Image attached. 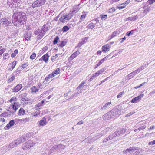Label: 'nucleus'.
<instances>
[{
  "label": "nucleus",
  "instance_id": "680f3d73",
  "mask_svg": "<svg viewBox=\"0 0 155 155\" xmlns=\"http://www.w3.org/2000/svg\"><path fill=\"white\" fill-rule=\"evenodd\" d=\"M28 66V64L27 63H24L23 64L22 66H21L22 67L23 69L26 68Z\"/></svg>",
  "mask_w": 155,
  "mask_h": 155
},
{
  "label": "nucleus",
  "instance_id": "c03bdc74",
  "mask_svg": "<svg viewBox=\"0 0 155 155\" xmlns=\"http://www.w3.org/2000/svg\"><path fill=\"white\" fill-rule=\"evenodd\" d=\"M86 39H85L84 38V40H83L79 44L78 46L80 47L83 45L86 42Z\"/></svg>",
  "mask_w": 155,
  "mask_h": 155
},
{
  "label": "nucleus",
  "instance_id": "6ab92c4d",
  "mask_svg": "<svg viewBox=\"0 0 155 155\" xmlns=\"http://www.w3.org/2000/svg\"><path fill=\"white\" fill-rule=\"evenodd\" d=\"M97 21H98V22H99L98 20H97V19H96L95 20H92V21L93 22H91L88 24V28H91V29H93L95 27V24L96 23Z\"/></svg>",
  "mask_w": 155,
  "mask_h": 155
},
{
  "label": "nucleus",
  "instance_id": "f257e3e1",
  "mask_svg": "<svg viewBox=\"0 0 155 155\" xmlns=\"http://www.w3.org/2000/svg\"><path fill=\"white\" fill-rule=\"evenodd\" d=\"M26 15L25 13L22 12L16 11L12 16V22L14 25H16L18 22L21 24H24L25 22Z\"/></svg>",
  "mask_w": 155,
  "mask_h": 155
},
{
  "label": "nucleus",
  "instance_id": "473e14b6",
  "mask_svg": "<svg viewBox=\"0 0 155 155\" xmlns=\"http://www.w3.org/2000/svg\"><path fill=\"white\" fill-rule=\"evenodd\" d=\"M17 146V145H16V143L15 141H14L9 144L8 147L11 148H12L16 147Z\"/></svg>",
  "mask_w": 155,
  "mask_h": 155
},
{
  "label": "nucleus",
  "instance_id": "e433bc0d",
  "mask_svg": "<svg viewBox=\"0 0 155 155\" xmlns=\"http://www.w3.org/2000/svg\"><path fill=\"white\" fill-rule=\"evenodd\" d=\"M42 106H43V104H41V103H39L37 104L35 106L34 108L33 109V110H34V109H35L38 110V109H40V108H39V107Z\"/></svg>",
  "mask_w": 155,
  "mask_h": 155
},
{
  "label": "nucleus",
  "instance_id": "72a5a7b5",
  "mask_svg": "<svg viewBox=\"0 0 155 155\" xmlns=\"http://www.w3.org/2000/svg\"><path fill=\"white\" fill-rule=\"evenodd\" d=\"M16 101V97H15L14 96L10 99L9 101L11 103V104H14V103H18V102Z\"/></svg>",
  "mask_w": 155,
  "mask_h": 155
},
{
  "label": "nucleus",
  "instance_id": "e2e57ef3",
  "mask_svg": "<svg viewBox=\"0 0 155 155\" xmlns=\"http://www.w3.org/2000/svg\"><path fill=\"white\" fill-rule=\"evenodd\" d=\"M133 74H134V76L137 74V73L140 72L138 71L137 69V70L134 71L133 72H132Z\"/></svg>",
  "mask_w": 155,
  "mask_h": 155
},
{
  "label": "nucleus",
  "instance_id": "09e8293b",
  "mask_svg": "<svg viewBox=\"0 0 155 155\" xmlns=\"http://www.w3.org/2000/svg\"><path fill=\"white\" fill-rule=\"evenodd\" d=\"M36 57V54L35 53H33L32 54L30 57V58L31 59H34Z\"/></svg>",
  "mask_w": 155,
  "mask_h": 155
},
{
  "label": "nucleus",
  "instance_id": "a211bd4d",
  "mask_svg": "<svg viewBox=\"0 0 155 155\" xmlns=\"http://www.w3.org/2000/svg\"><path fill=\"white\" fill-rule=\"evenodd\" d=\"M58 147L57 145H55L53 146L50 149V152H49L48 153L50 154L51 153L59 151V149H58Z\"/></svg>",
  "mask_w": 155,
  "mask_h": 155
},
{
  "label": "nucleus",
  "instance_id": "b1692460",
  "mask_svg": "<svg viewBox=\"0 0 155 155\" xmlns=\"http://www.w3.org/2000/svg\"><path fill=\"white\" fill-rule=\"evenodd\" d=\"M49 57V56L48 55V53L47 52L45 54L42 56L41 58L45 63H47L48 61Z\"/></svg>",
  "mask_w": 155,
  "mask_h": 155
},
{
  "label": "nucleus",
  "instance_id": "4be33fe9",
  "mask_svg": "<svg viewBox=\"0 0 155 155\" xmlns=\"http://www.w3.org/2000/svg\"><path fill=\"white\" fill-rule=\"evenodd\" d=\"M31 33L30 32H26V33L24 34V37L26 40L28 41L30 40L31 37Z\"/></svg>",
  "mask_w": 155,
  "mask_h": 155
},
{
  "label": "nucleus",
  "instance_id": "3c124183",
  "mask_svg": "<svg viewBox=\"0 0 155 155\" xmlns=\"http://www.w3.org/2000/svg\"><path fill=\"white\" fill-rule=\"evenodd\" d=\"M60 69L59 68H57L56 70L54 71L53 72L55 73L56 74H58L60 73Z\"/></svg>",
  "mask_w": 155,
  "mask_h": 155
},
{
  "label": "nucleus",
  "instance_id": "9b49d317",
  "mask_svg": "<svg viewBox=\"0 0 155 155\" xmlns=\"http://www.w3.org/2000/svg\"><path fill=\"white\" fill-rule=\"evenodd\" d=\"M144 96L143 94H141L140 95L133 98L131 101L132 103H137L139 102Z\"/></svg>",
  "mask_w": 155,
  "mask_h": 155
},
{
  "label": "nucleus",
  "instance_id": "5fc2aeb1",
  "mask_svg": "<svg viewBox=\"0 0 155 155\" xmlns=\"http://www.w3.org/2000/svg\"><path fill=\"white\" fill-rule=\"evenodd\" d=\"M27 95V94L25 93L22 94H21V97L22 98L21 99V100H22V99H25V98L26 96Z\"/></svg>",
  "mask_w": 155,
  "mask_h": 155
},
{
  "label": "nucleus",
  "instance_id": "c756f323",
  "mask_svg": "<svg viewBox=\"0 0 155 155\" xmlns=\"http://www.w3.org/2000/svg\"><path fill=\"white\" fill-rule=\"evenodd\" d=\"M114 138V137L113 136L112 134H110L109 135V136L108 137L105 138L104 139V140L103 141V142L104 143L106 142L109 140L113 139Z\"/></svg>",
  "mask_w": 155,
  "mask_h": 155
},
{
  "label": "nucleus",
  "instance_id": "864d4df0",
  "mask_svg": "<svg viewBox=\"0 0 155 155\" xmlns=\"http://www.w3.org/2000/svg\"><path fill=\"white\" fill-rule=\"evenodd\" d=\"M115 10V8L114 7L112 8L109 9L108 11V13H113L114 12Z\"/></svg>",
  "mask_w": 155,
  "mask_h": 155
},
{
  "label": "nucleus",
  "instance_id": "69168bd1",
  "mask_svg": "<svg viewBox=\"0 0 155 155\" xmlns=\"http://www.w3.org/2000/svg\"><path fill=\"white\" fill-rule=\"evenodd\" d=\"M130 2V0H127L123 4H122V5H125L126 6V5H127L128 4H129Z\"/></svg>",
  "mask_w": 155,
  "mask_h": 155
},
{
  "label": "nucleus",
  "instance_id": "79ce46f5",
  "mask_svg": "<svg viewBox=\"0 0 155 155\" xmlns=\"http://www.w3.org/2000/svg\"><path fill=\"white\" fill-rule=\"evenodd\" d=\"M59 38L58 37V36H57L55 38L53 41V43L55 45L58 42V41L59 40Z\"/></svg>",
  "mask_w": 155,
  "mask_h": 155
},
{
  "label": "nucleus",
  "instance_id": "dca6fc26",
  "mask_svg": "<svg viewBox=\"0 0 155 155\" xmlns=\"http://www.w3.org/2000/svg\"><path fill=\"white\" fill-rule=\"evenodd\" d=\"M80 54L79 51H77L74 52L69 58V60L70 61L72 60L74 58L77 57Z\"/></svg>",
  "mask_w": 155,
  "mask_h": 155
},
{
  "label": "nucleus",
  "instance_id": "423d86ee",
  "mask_svg": "<svg viewBox=\"0 0 155 155\" xmlns=\"http://www.w3.org/2000/svg\"><path fill=\"white\" fill-rule=\"evenodd\" d=\"M35 144V143L33 141L28 140L23 144L22 149L24 150H26L28 149H30Z\"/></svg>",
  "mask_w": 155,
  "mask_h": 155
},
{
  "label": "nucleus",
  "instance_id": "aec40b11",
  "mask_svg": "<svg viewBox=\"0 0 155 155\" xmlns=\"http://www.w3.org/2000/svg\"><path fill=\"white\" fill-rule=\"evenodd\" d=\"M22 85L19 84L13 89V91L15 92H18L22 88Z\"/></svg>",
  "mask_w": 155,
  "mask_h": 155
},
{
  "label": "nucleus",
  "instance_id": "c9c22d12",
  "mask_svg": "<svg viewBox=\"0 0 155 155\" xmlns=\"http://www.w3.org/2000/svg\"><path fill=\"white\" fill-rule=\"evenodd\" d=\"M117 35V31H114L113 33L108 37V39L110 40L116 36Z\"/></svg>",
  "mask_w": 155,
  "mask_h": 155
},
{
  "label": "nucleus",
  "instance_id": "de8ad7c7",
  "mask_svg": "<svg viewBox=\"0 0 155 155\" xmlns=\"http://www.w3.org/2000/svg\"><path fill=\"white\" fill-rule=\"evenodd\" d=\"M15 76L12 75L11 78L8 80V82L10 83L12 82L15 79Z\"/></svg>",
  "mask_w": 155,
  "mask_h": 155
},
{
  "label": "nucleus",
  "instance_id": "39448f33",
  "mask_svg": "<svg viewBox=\"0 0 155 155\" xmlns=\"http://www.w3.org/2000/svg\"><path fill=\"white\" fill-rule=\"evenodd\" d=\"M31 133L28 134L26 135H23L18 138L17 140H15V142L16 143L17 146L21 143L22 142H24L28 138L31 137Z\"/></svg>",
  "mask_w": 155,
  "mask_h": 155
},
{
  "label": "nucleus",
  "instance_id": "338daca9",
  "mask_svg": "<svg viewBox=\"0 0 155 155\" xmlns=\"http://www.w3.org/2000/svg\"><path fill=\"white\" fill-rule=\"evenodd\" d=\"M145 83H146L145 82H144L143 83L141 84H140V85L139 86L136 87H135V89H137L139 87H140L141 86H143L145 84Z\"/></svg>",
  "mask_w": 155,
  "mask_h": 155
},
{
  "label": "nucleus",
  "instance_id": "052dcab7",
  "mask_svg": "<svg viewBox=\"0 0 155 155\" xmlns=\"http://www.w3.org/2000/svg\"><path fill=\"white\" fill-rule=\"evenodd\" d=\"M134 32V31L133 30H131L129 32H127L126 33V35L127 36H130L131 35H132Z\"/></svg>",
  "mask_w": 155,
  "mask_h": 155
},
{
  "label": "nucleus",
  "instance_id": "a18cd8bd",
  "mask_svg": "<svg viewBox=\"0 0 155 155\" xmlns=\"http://www.w3.org/2000/svg\"><path fill=\"white\" fill-rule=\"evenodd\" d=\"M155 2V0H148L146 4L147 5H151Z\"/></svg>",
  "mask_w": 155,
  "mask_h": 155
},
{
  "label": "nucleus",
  "instance_id": "49530a36",
  "mask_svg": "<svg viewBox=\"0 0 155 155\" xmlns=\"http://www.w3.org/2000/svg\"><path fill=\"white\" fill-rule=\"evenodd\" d=\"M134 75L132 72L129 74L127 76V79H130L133 78L134 76Z\"/></svg>",
  "mask_w": 155,
  "mask_h": 155
},
{
  "label": "nucleus",
  "instance_id": "4c0bfd02",
  "mask_svg": "<svg viewBox=\"0 0 155 155\" xmlns=\"http://www.w3.org/2000/svg\"><path fill=\"white\" fill-rule=\"evenodd\" d=\"M150 10V8L149 7H147L144 8L143 10V15H146L148 12Z\"/></svg>",
  "mask_w": 155,
  "mask_h": 155
},
{
  "label": "nucleus",
  "instance_id": "bb28decb",
  "mask_svg": "<svg viewBox=\"0 0 155 155\" xmlns=\"http://www.w3.org/2000/svg\"><path fill=\"white\" fill-rule=\"evenodd\" d=\"M35 109V110H34V112H33L31 113V115L32 117H37L40 114V111L38 109Z\"/></svg>",
  "mask_w": 155,
  "mask_h": 155
},
{
  "label": "nucleus",
  "instance_id": "58836bf2",
  "mask_svg": "<svg viewBox=\"0 0 155 155\" xmlns=\"http://www.w3.org/2000/svg\"><path fill=\"white\" fill-rule=\"evenodd\" d=\"M9 54L8 53H5L4 54H3V58L4 60H5L7 59V57L8 56V58H9Z\"/></svg>",
  "mask_w": 155,
  "mask_h": 155
},
{
  "label": "nucleus",
  "instance_id": "0eeeda50",
  "mask_svg": "<svg viewBox=\"0 0 155 155\" xmlns=\"http://www.w3.org/2000/svg\"><path fill=\"white\" fill-rule=\"evenodd\" d=\"M46 2V0H37L32 4L33 8L39 7L44 5Z\"/></svg>",
  "mask_w": 155,
  "mask_h": 155
},
{
  "label": "nucleus",
  "instance_id": "4468645a",
  "mask_svg": "<svg viewBox=\"0 0 155 155\" xmlns=\"http://www.w3.org/2000/svg\"><path fill=\"white\" fill-rule=\"evenodd\" d=\"M16 64V61H14L12 63L9 64L7 67V68L8 70L12 71Z\"/></svg>",
  "mask_w": 155,
  "mask_h": 155
},
{
  "label": "nucleus",
  "instance_id": "774afa93",
  "mask_svg": "<svg viewBox=\"0 0 155 155\" xmlns=\"http://www.w3.org/2000/svg\"><path fill=\"white\" fill-rule=\"evenodd\" d=\"M149 145H153L154 144H155V140L153 141H152L151 142H150L149 143Z\"/></svg>",
  "mask_w": 155,
  "mask_h": 155
},
{
  "label": "nucleus",
  "instance_id": "393cba45",
  "mask_svg": "<svg viewBox=\"0 0 155 155\" xmlns=\"http://www.w3.org/2000/svg\"><path fill=\"white\" fill-rule=\"evenodd\" d=\"M25 114V111L22 108H21L17 113L19 116H21L24 115Z\"/></svg>",
  "mask_w": 155,
  "mask_h": 155
},
{
  "label": "nucleus",
  "instance_id": "0e129e2a",
  "mask_svg": "<svg viewBox=\"0 0 155 155\" xmlns=\"http://www.w3.org/2000/svg\"><path fill=\"white\" fill-rule=\"evenodd\" d=\"M135 113V112H130L126 115V117H128Z\"/></svg>",
  "mask_w": 155,
  "mask_h": 155
},
{
  "label": "nucleus",
  "instance_id": "412c9836",
  "mask_svg": "<svg viewBox=\"0 0 155 155\" xmlns=\"http://www.w3.org/2000/svg\"><path fill=\"white\" fill-rule=\"evenodd\" d=\"M111 105L112 104L111 102L107 103L102 107H101V109L102 110H106L107 108H110Z\"/></svg>",
  "mask_w": 155,
  "mask_h": 155
},
{
  "label": "nucleus",
  "instance_id": "4d7b16f0",
  "mask_svg": "<svg viewBox=\"0 0 155 155\" xmlns=\"http://www.w3.org/2000/svg\"><path fill=\"white\" fill-rule=\"evenodd\" d=\"M29 118H26L25 119H21V120L24 122H26L29 121Z\"/></svg>",
  "mask_w": 155,
  "mask_h": 155
},
{
  "label": "nucleus",
  "instance_id": "13d9d810",
  "mask_svg": "<svg viewBox=\"0 0 155 155\" xmlns=\"http://www.w3.org/2000/svg\"><path fill=\"white\" fill-rule=\"evenodd\" d=\"M5 48L2 49L0 50V55H2L5 51Z\"/></svg>",
  "mask_w": 155,
  "mask_h": 155
},
{
  "label": "nucleus",
  "instance_id": "f8f14e48",
  "mask_svg": "<svg viewBox=\"0 0 155 155\" xmlns=\"http://www.w3.org/2000/svg\"><path fill=\"white\" fill-rule=\"evenodd\" d=\"M0 22L2 23L3 26L6 27H7L8 26L10 25V24L11 23L10 21H9L8 20L5 18H2Z\"/></svg>",
  "mask_w": 155,
  "mask_h": 155
},
{
  "label": "nucleus",
  "instance_id": "20e7f679",
  "mask_svg": "<svg viewBox=\"0 0 155 155\" xmlns=\"http://www.w3.org/2000/svg\"><path fill=\"white\" fill-rule=\"evenodd\" d=\"M7 4L10 7L17 8L18 9L20 8L21 2V0H8Z\"/></svg>",
  "mask_w": 155,
  "mask_h": 155
},
{
  "label": "nucleus",
  "instance_id": "c85d7f7f",
  "mask_svg": "<svg viewBox=\"0 0 155 155\" xmlns=\"http://www.w3.org/2000/svg\"><path fill=\"white\" fill-rule=\"evenodd\" d=\"M43 33L45 34L48 30V25L47 23L45 24L42 28Z\"/></svg>",
  "mask_w": 155,
  "mask_h": 155
},
{
  "label": "nucleus",
  "instance_id": "a19ab883",
  "mask_svg": "<svg viewBox=\"0 0 155 155\" xmlns=\"http://www.w3.org/2000/svg\"><path fill=\"white\" fill-rule=\"evenodd\" d=\"M44 34V33L40 32V33L37 36V38L39 39H41L43 36Z\"/></svg>",
  "mask_w": 155,
  "mask_h": 155
},
{
  "label": "nucleus",
  "instance_id": "8fccbe9b",
  "mask_svg": "<svg viewBox=\"0 0 155 155\" xmlns=\"http://www.w3.org/2000/svg\"><path fill=\"white\" fill-rule=\"evenodd\" d=\"M48 49V47L47 46H45L40 51H41V53H44Z\"/></svg>",
  "mask_w": 155,
  "mask_h": 155
},
{
  "label": "nucleus",
  "instance_id": "1a4fd4ad",
  "mask_svg": "<svg viewBox=\"0 0 155 155\" xmlns=\"http://www.w3.org/2000/svg\"><path fill=\"white\" fill-rule=\"evenodd\" d=\"M105 70V69L104 68H101V69L99 70L96 72L94 74H93L92 75V77L90 78L89 81H92L95 78L99 76V75L101 74Z\"/></svg>",
  "mask_w": 155,
  "mask_h": 155
},
{
  "label": "nucleus",
  "instance_id": "6e6d98bb",
  "mask_svg": "<svg viewBox=\"0 0 155 155\" xmlns=\"http://www.w3.org/2000/svg\"><path fill=\"white\" fill-rule=\"evenodd\" d=\"M124 94V92H120L118 95L117 97V98H119L122 96V95Z\"/></svg>",
  "mask_w": 155,
  "mask_h": 155
},
{
  "label": "nucleus",
  "instance_id": "7c9ffc66",
  "mask_svg": "<svg viewBox=\"0 0 155 155\" xmlns=\"http://www.w3.org/2000/svg\"><path fill=\"white\" fill-rule=\"evenodd\" d=\"M148 64H143L142 65L140 68H138L137 69L138 71L139 72H140L142 70H143L145 68H146Z\"/></svg>",
  "mask_w": 155,
  "mask_h": 155
},
{
  "label": "nucleus",
  "instance_id": "37998d69",
  "mask_svg": "<svg viewBox=\"0 0 155 155\" xmlns=\"http://www.w3.org/2000/svg\"><path fill=\"white\" fill-rule=\"evenodd\" d=\"M58 147V149H59V151L60 150H61L64 149V146L62 144H59L57 145Z\"/></svg>",
  "mask_w": 155,
  "mask_h": 155
},
{
  "label": "nucleus",
  "instance_id": "6e6552de",
  "mask_svg": "<svg viewBox=\"0 0 155 155\" xmlns=\"http://www.w3.org/2000/svg\"><path fill=\"white\" fill-rule=\"evenodd\" d=\"M112 117H118L121 113V111L118 109H114L110 111Z\"/></svg>",
  "mask_w": 155,
  "mask_h": 155
},
{
  "label": "nucleus",
  "instance_id": "7ed1b4c3",
  "mask_svg": "<svg viewBox=\"0 0 155 155\" xmlns=\"http://www.w3.org/2000/svg\"><path fill=\"white\" fill-rule=\"evenodd\" d=\"M142 150L141 148L138 149L135 147H131L124 150L123 152L124 153H127L128 155H132L133 153L137 155L141 152Z\"/></svg>",
  "mask_w": 155,
  "mask_h": 155
},
{
  "label": "nucleus",
  "instance_id": "2eb2a0df",
  "mask_svg": "<svg viewBox=\"0 0 155 155\" xmlns=\"http://www.w3.org/2000/svg\"><path fill=\"white\" fill-rule=\"evenodd\" d=\"M14 121L15 120H11L5 127V130H8L11 127L13 126L15 123Z\"/></svg>",
  "mask_w": 155,
  "mask_h": 155
},
{
  "label": "nucleus",
  "instance_id": "f3484780",
  "mask_svg": "<svg viewBox=\"0 0 155 155\" xmlns=\"http://www.w3.org/2000/svg\"><path fill=\"white\" fill-rule=\"evenodd\" d=\"M111 118H112V117L111 114H110V111L106 113L103 116V118L104 120H109Z\"/></svg>",
  "mask_w": 155,
  "mask_h": 155
},
{
  "label": "nucleus",
  "instance_id": "cd10ccee",
  "mask_svg": "<svg viewBox=\"0 0 155 155\" xmlns=\"http://www.w3.org/2000/svg\"><path fill=\"white\" fill-rule=\"evenodd\" d=\"M83 14L82 15H81V18L80 19V22H81L82 21H83L85 18L86 17L87 14V12H83Z\"/></svg>",
  "mask_w": 155,
  "mask_h": 155
},
{
  "label": "nucleus",
  "instance_id": "2f4dec72",
  "mask_svg": "<svg viewBox=\"0 0 155 155\" xmlns=\"http://www.w3.org/2000/svg\"><path fill=\"white\" fill-rule=\"evenodd\" d=\"M138 18V16L137 15H136L134 16H131L127 18L128 20L130 21H135Z\"/></svg>",
  "mask_w": 155,
  "mask_h": 155
},
{
  "label": "nucleus",
  "instance_id": "bf43d9fd",
  "mask_svg": "<svg viewBox=\"0 0 155 155\" xmlns=\"http://www.w3.org/2000/svg\"><path fill=\"white\" fill-rule=\"evenodd\" d=\"M100 17L102 20H104L105 19V18L107 17V15H101Z\"/></svg>",
  "mask_w": 155,
  "mask_h": 155
},
{
  "label": "nucleus",
  "instance_id": "f704fd0d",
  "mask_svg": "<svg viewBox=\"0 0 155 155\" xmlns=\"http://www.w3.org/2000/svg\"><path fill=\"white\" fill-rule=\"evenodd\" d=\"M31 90L32 92L36 93L38 91L39 88L35 86H33L31 88Z\"/></svg>",
  "mask_w": 155,
  "mask_h": 155
},
{
  "label": "nucleus",
  "instance_id": "a878e982",
  "mask_svg": "<svg viewBox=\"0 0 155 155\" xmlns=\"http://www.w3.org/2000/svg\"><path fill=\"white\" fill-rule=\"evenodd\" d=\"M46 123V119L45 117H43L42 119L39 122V124L41 126L45 125Z\"/></svg>",
  "mask_w": 155,
  "mask_h": 155
},
{
  "label": "nucleus",
  "instance_id": "ea45409f",
  "mask_svg": "<svg viewBox=\"0 0 155 155\" xmlns=\"http://www.w3.org/2000/svg\"><path fill=\"white\" fill-rule=\"evenodd\" d=\"M69 29V28L67 26H65L63 27L62 28V31L63 32H65Z\"/></svg>",
  "mask_w": 155,
  "mask_h": 155
},
{
  "label": "nucleus",
  "instance_id": "f03ea898",
  "mask_svg": "<svg viewBox=\"0 0 155 155\" xmlns=\"http://www.w3.org/2000/svg\"><path fill=\"white\" fill-rule=\"evenodd\" d=\"M80 5H76L73 7V10L70 11L68 14L66 13L61 15L59 20L61 22L64 23L66 21L69 20L73 15L77 13L80 9Z\"/></svg>",
  "mask_w": 155,
  "mask_h": 155
},
{
  "label": "nucleus",
  "instance_id": "9d476101",
  "mask_svg": "<svg viewBox=\"0 0 155 155\" xmlns=\"http://www.w3.org/2000/svg\"><path fill=\"white\" fill-rule=\"evenodd\" d=\"M125 132V130L124 128H122L115 131L112 134V135L115 137L123 134Z\"/></svg>",
  "mask_w": 155,
  "mask_h": 155
},
{
  "label": "nucleus",
  "instance_id": "603ef678",
  "mask_svg": "<svg viewBox=\"0 0 155 155\" xmlns=\"http://www.w3.org/2000/svg\"><path fill=\"white\" fill-rule=\"evenodd\" d=\"M85 83V82L84 81H83L82 82H81L79 86L77 88V89H80L82 86H83L84 84Z\"/></svg>",
  "mask_w": 155,
  "mask_h": 155
},
{
  "label": "nucleus",
  "instance_id": "ddd939ff",
  "mask_svg": "<svg viewBox=\"0 0 155 155\" xmlns=\"http://www.w3.org/2000/svg\"><path fill=\"white\" fill-rule=\"evenodd\" d=\"M20 107V106L19 103H14L11 104L9 108H12L13 110L15 111V112Z\"/></svg>",
  "mask_w": 155,
  "mask_h": 155
},
{
  "label": "nucleus",
  "instance_id": "5701e85b",
  "mask_svg": "<svg viewBox=\"0 0 155 155\" xmlns=\"http://www.w3.org/2000/svg\"><path fill=\"white\" fill-rule=\"evenodd\" d=\"M109 45L108 44L104 45L102 47V51L104 53H106L107 51H109Z\"/></svg>",
  "mask_w": 155,
  "mask_h": 155
}]
</instances>
